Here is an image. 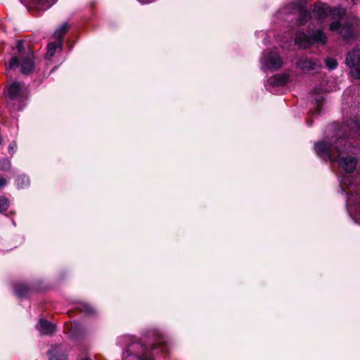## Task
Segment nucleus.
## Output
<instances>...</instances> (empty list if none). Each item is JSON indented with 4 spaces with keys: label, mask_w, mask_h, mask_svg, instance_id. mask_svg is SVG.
I'll list each match as a JSON object with an SVG mask.
<instances>
[{
    "label": "nucleus",
    "mask_w": 360,
    "mask_h": 360,
    "mask_svg": "<svg viewBox=\"0 0 360 360\" xmlns=\"http://www.w3.org/2000/svg\"><path fill=\"white\" fill-rule=\"evenodd\" d=\"M316 154L333 162H338L340 167L347 172L352 173L356 166V160L349 154L352 153L353 147L348 144L345 138H340L333 144L326 142H319L314 146Z\"/></svg>",
    "instance_id": "nucleus-1"
},
{
    "label": "nucleus",
    "mask_w": 360,
    "mask_h": 360,
    "mask_svg": "<svg viewBox=\"0 0 360 360\" xmlns=\"http://www.w3.org/2000/svg\"><path fill=\"white\" fill-rule=\"evenodd\" d=\"M345 11L342 8L336 7L331 8L327 4H318L314 6L313 15L319 20H322L327 16H330L335 21L330 25L331 31L338 30L341 25L339 20L345 15Z\"/></svg>",
    "instance_id": "nucleus-2"
},
{
    "label": "nucleus",
    "mask_w": 360,
    "mask_h": 360,
    "mask_svg": "<svg viewBox=\"0 0 360 360\" xmlns=\"http://www.w3.org/2000/svg\"><path fill=\"white\" fill-rule=\"evenodd\" d=\"M326 39L327 37L325 33L320 30H317L313 32L310 37L303 32H297L295 41L299 46L307 48L313 44H325Z\"/></svg>",
    "instance_id": "nucleus-3"
},
{
    "label": "nucleus",
    "mask_w": 360,
    "mask_h": 360,
    "mask_svg": "<svg viewBox=\"0 0 360 360\" xmlns=\"http://www.w3.org/2000/svg\"><path fill=\"white\" fill-rule=\"evenodd\" d=\"M124 360H153L145 346L139 342L128 345L123 354Z\"/></svg>",
    "instance_id": "nucleus-4"
},
{
    "label": "nucleus",
    "mask_w": 360,
    "mask_h": 360,
    "mask_svg": "<svg viewBox=\"0 0 360 360\" xmlns=\"http://www.w3.org/2000/svg\"><path fill=\"white\" fill-rule=\"evenodd\" d=\"M32 57V53H28L25 57H20V59L18 57H13L9 63V68L14 69L20 64L21 72L24 75H27L32 70L34 67Z\"/></svg>",
    "instance_id": "nucleus-5"
},
{
    "label": "nucleus",
    "mask_w": 360,
    "mask_h": 360,
    "mask_svg": "<svg viewBox=\"0 0 360 360\" xmlns=\"http://www.w3.org/2000/svg\"><path fill=\"white\" fill-rule=\"evenodd\" d=\"M346 63L351 69L352 75L360 79V48H355L352 52L348 53Z\"/></svg>",
    "instance_id": "nucleus-6"
},
{
    "label": "nucleus",
    "mask_w": 360,
    "mask_h": 360,
    "mask_svg": "<svg viewBox=\"0 0 360 360\" xmlns=\"http://www.w3.org/2000/svg\"><path fill=\"white\" fill-rule=\"evenodd\" d=\"M262 63L266 69L272 70H276L283 65L282 59L275 51H265Z\"/></svg>",
    "instance_id": "nucleus-7"
},
{
    "label": "nucleus",
    "mask_w": 360,
    "mask_h": 360,
    "mask_svg": "<svg viewBox=\"0 0 360 360\" xmlns=\"http://www.w3.org/2000/svg\"><path fill=\"white\" fill-rule=\"evenodd\" d=\"M20 1L36 10L44 11L50 8L56 0H20Z\"/></svg>",
    "instance_id": "nucleus-8"
},
{
    "label": "nucleus",
    "mask_w": 360,
    "mask_h": 360,
    "mask_svg": "<svg viewBox=\"0 0 360 360\" xmlns=\"http://www.w3.org/2000/svg\"><path fill=\"white\" fill-rule=\"evenodd\" d=\"M297 65L298 68L302 69L304 71H310L314 70L316 71L321 68V64L319 63L312 61L308 59H301L300 60Z\"/></svg>",
    "instance_id": "nucleus-9"
},
{
    "label": "nucleus",
    "mask_w": 360,
    "mask_h": 360,
    "mask_svg": "<svg viewBox=\"0 0 360 360\" xmlns=\"http://www.w3.org/2000/svg\"><path fill=\"white\" fill-rule=\"evenodd\" d=\"M37 329L40 333L44 335L52 334L56 329L53 324L44 319H39L38 323L36 325Z\"/></svg>",
    "instance_id": "nucleus-10"
},
{
    "label": "nucleus",
    "mask_w": 360,
    "mask_h": 360,
    "mask_svg": "<svg viewBox=\"0 0 360 360\" xmlns=\"http://www.w3.org/2000/svg\"><path fill=\"white\" fill-rule=\"evenodd\" d=\"M25 90L26 88L23 84L18 82H13L8 88L7 94L11 98H15L20 96Z\"/></svg>",
    "instance_id": "nucleus-11"
},
{
    "label": "nucleus",
    "mask_w": 360,
    "mask_h": 360,
    "mask_svg": "<svg viewBox=\"0 0 360 360\" xmlns=\"http://www.w3.org/2000/svg\"><path fill=\"white\" fill-rule=\"evenodd\" d=\"M289 79V76L287 74H278L270 77L268 80V84L270 86H283Z\"/></svg>",
    "instance_id": "nucleus-12"
},
{
    "label": "nucleus",
    "mask_w": 360,
    "mask_h": 360,
    "mask_svg": "<svg viewBox=\"0 0 360 360\" xmlns=\"http://www.w3.org/2000/svg\"><path fill=\"white\" fill-rule=\"evenodd\" d=\"M49 360H68L66 355L61 352L59 346H55L49 352Z\"/></svg>",
    "instance_id": "nucleus-13"
},
{
    "label": "nucleus",
    "mask_w": 360,
    "mask_h": 360,
    "mask_svg": "<svg viewBox=\"0 0 360 360\" xmlns=\"http://www.w3.org/2000/svg\"><path fill=\"white\" fill-rule=\"evenodd\" d=\"M67 30H68V24L64 23L58 29H57L53 34V37L56 39L58 40V46L60 47H61V46H62V39H63V35L65 34Z\"/></svg>",
    "instance_id": "nucleus-14"
},
{
    "label": "nucleus",
    "mask_w": 360,
    "mask_h": 360,
    "mask_svg": "<svg viewBox=\"0 0 360 360\" xmlns=\"http://www.w3.org/2000/svg\"><path fill=\"white\" fill-rule=\"evenodd\" d=\"M151 349L153 351H158L165 352L167 350V345L162 338H160L157 342L153 344L151 347Z\"/></svg>",
    "instance_id": "nucleus-15"
},
{
    "label": "nucleus",
    "mask_w": 360,
    "mask_h": 360,
    "mask_svg": "<svg viewBox=\"0 0 360 360\" xmlns=\"http://www.w3.org/2000/svg\"><path fill=\"white\" fill-rule=\"evenodd\" d=\"M309 15H310L308 11L305 10L301 11L299 15V18L297 20L298 24L300 25L305 24V22L309 18Z\"/></svg>",
    "instance_id": "nucleus-16"
},
{
    "label": "nucleus",
    "mask_w": 360,
    "mask_h": 360,
    "mask_svg": "<svg viewBox=\"0 0 360 360\" xmlns=\"http://www.w3.org/2000/svg\"><path fill=\"white\" fill-rule=\"evenodd\" d=\"M57 49V45L51 42L47 46V52L46 53V58H51L55 53Z\"/></svg>",
    "instance_id": "nucleus-17"
},
{
    "label": "nucleus",
    "mask_w": 360,
    "mask_h": 360,
    "mask_svg": "<svg viewBox=\"0 0 360 360\" xmlns=\"http://www.w3.org/2000/svg\"><path fill=\"white\" fill-rule=\"evenodd\" d=\"M29 183V179L25 176H20L17 179V185L20 188H23L24 186H27Z\"/></svg>",
    "instance_id": "nucleus-18"
},
{
    "label": "nucleus",
    "mask_w": 360,
    "mask_h": 360,
    "mask_svg": "<svg viewBox=\"0 0 360 360\" xmlns=\"http://www.w3.org/2000/svg\"><path fill=\"white\" fill-rule=\"evenodd\" d=\"M340 34L345 38H347V37H350V35L352 34L351 26L346 25V26L342 27L340 30Z\"/></svg>",
    "instance_id": "nucleus-19"
},
{
    "label": "nucleus",
    "mask_w": 360,
    "mask_h": 360,
    "mask_svg": "<svg viewBox=\"0 0 360 360\" xmlns=\"http://www.w3.org/2000/svg\"><path fill=\"white\" fill-rule=\"evenodd\" d=\"M9 202L8 200L6 198L1 197L0 198V212H2L7 210L8 207Z\"/></svg>",
    "instance_id": "nucleus-20"
},
{
    "label": "nucleus",
    "mask_w": 360,
    "mask_h": 360,
    "mask_svg": "<svg viewBox=\"0 0 360 360\" xmlns=\"http://www.w3.org/2000/svg\"><path fill=\"white\" fill-rule=\"evenodd\" d=\"M326 64L329 70H333L338 65L336 60L333 58H328L326 60Z\"/></svg>",
    "instance_id": "nucleus-21"
},
{
    "label": "nucleus",
    "mask_w": 360,
    "mask_h": 360,
    "mask_svg": "<svg viewBox=\"0 0 360 360\" xmlns=\"http://www.w3.org/2000/svg\"><path fill=\"white\" fill-rule=\"evenodd\" d=\"M11 167L10 161L7 159H4L0 163V168L4 170L9 169Z\"/></svg>",
    "instance_id": "nucleus-22"
},
{
    "label": "nucleus",
    "mask_w": 360,
    "mask_h": 360,
    "mask_svg": "<svg viewBox=\"0 0 360 360\" xmlns=\"http://www.w3.org/2000/svg\"><path fill=\"white\" fill-rule=\"evenodd\" d=\"M15 293L19 297H22L25 295V293L27 292V289L25 288H23L21 290L20 288H15Z\"/></svg>",
    "instance_id": "nucleus-23"
},
{
    "label": "nucleus",
    "mask_w": 360,
    "mask_h": 360,
    "mask_svg": "<svg viewBox=\"0 0 360 360\" xmlns=\"http://www.w3.org/2000/svg\"><path fill=\"white\" fill-rule=\"evenodd\" d=\"M84 311L87 314H92L94 311L93 308L88 304H84L83 305Z\"/></svg>",
    "instance_id": "nucleus-24"
},
{
    "label": "nucleus",
    "mask_w": 360,
    "mask_h": 360,
    "mask_svg": "<svg viewBox=\"0 0 360 360\" xmlns=\"http://www.w3.org/2000/svg\"><path fill=\"white\" fill-rule=\"evenodd\" d=\"M16 148V144L15 143H11L10 146H9V153L13 154L14 153V149Z\"/></svg>",
    "instance_id": "nucleus-25"
},
{
    "label": "nucleus",
    "mask_w": 360,
    "mask_h": 360,
    "mask_svg": "<svg viewBox=\"0 0 360 360\" xmlns=\"http://www.w3.org/2000/svg\"><path fill=\"white\" fill-rule=\"evenodd\" d=\"M7 182L5 179H0V189L6 185Z\"/></svg>",
    "instance_id": "nucleus-26"
},
{
    "label": "nucleus",
    "mask_w": 360,
    "mask_h": 360,
    "mask_svg": "<svg viewBox=\"0 0 360 360\" xmlns=\"http://www.w3.org/2000/svg\"><path fill=\"white\" fill-rule=\"evenodd\" d=\"M357 129V130L360 131V124L358 122L354 123V127Z\"/></svg>",
    "instance_id": "nucleus-27"
},
{
    "label": "nucleus",
    "mask_w": 360,
    "mask_h": 360,
    "mask_svg": "<svg viewBox=\"0 0 360 360\" xmlns=\"http://www.w3.org/2000/svg\"><path fill=\"white\" fill-rule=\"evenodd\" d=\"M18 49L19 52L20 53L21 49H20V42H18Z\"/></svg>",
    "instance_id": "nucleus-28"
},
{
    "label": "nucleus",
    "mask_w": 360,
    "mask_h": 360,
    "mask_svg": "<svg viewBox=\"0 0 360 360\" xmlns=\"http://www.w3.org/2000/svg\"><path fill=\"white\" fill-rule=\"evenodd\" d=\"M142 3H149L152 0H147V1H141L140 0Z\"/></svg>",
    "instance_id": "nucleus-29"
},
{
    "label": "nucleus",
    "mask_w": 360,
    "mask_h": 360,
    "mask_svg": "<svg viewBox=\"0 0 360 360\" xmlns=\"http://www.w3.org/2000/svg\"><path fill=\"white\" fill-rule=\"evenodd\" d=\"M358 212L360 215V204L358 205Z\"/></svg>",
    "instance_id": "nucleus-30"
}]
</instances>
